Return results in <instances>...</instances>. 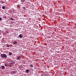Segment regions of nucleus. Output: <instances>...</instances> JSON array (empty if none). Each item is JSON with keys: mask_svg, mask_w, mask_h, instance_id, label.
<instances>
[{"mask_svg": "<svg viewBox=\"0 0 76 76\" xmlns=\"http://www.w3.org/2000/svg\"><path fill=\"white\" fill-rule=\"evenodd\" d=\"M1 57L2 58H7V55L5 54H2L1 55Z\"/></svg>", "mask_w": 76, "mask_h": 76, "instance_id": "1", "label": "nucleus"}, {"mask_svg": "<svg viewBox=\"0 0 76 76\" xmlns=\"http://www.w3.org/2000/svg\"><path fill=\"white\" fill-rule=\"evenodd\" d=\"M16 73V71H12L11 72V74L12 75H14Z\"/></svg>", "mask_w": 76, "mask_h": 76, "instance_id": "2", "label": "nucleus"}, {"mask_svg": "<svg viewBox=\"0 0 76 76\" xmlns=\"http://www.w3.org/2000/svg\"><path fill=\"white\" fill-rule=\"evenodd\" d=\"M13 44L15 45H16V44H18V43L17 42H16V41H15L13 42Z\"/></svg>", "mask_w": 76, "mask_h": 76, "instance_id": "3", "label": "nucleus"}, {"mask_svg": "<svg viewBox=\"0 0 76 76\" xmlns=\"http://www.w3.org/2000/svg\"><path fill=\"white\" fill-rule=\"evenodd\" d=\"M29 71H30V70H29V69H27L26 70V73H29Z\"/></svg>", "mask_w": 76, "mask_h": 76, "instance_id": "4", "label": "nucleus"}, {"mask_svg": "<svg viewBox=\"0 0 76 76\" xmlns=\"http://www.w3.org/2000/svg\"><path fill=\"white\" fill-rule=\"evenodd\" d=\"M19 37H20V38H22L23 36L22 34H20L19 36Z\"/></svg>", "mask_w": 76, "mask_h": 76, "instance_id": "5", "label": "nucleus"}, {"mask_svg": "<svg viewBox=\"0 0 76 76\" xmlns=\"http://www.w3.org/2000/svg\"><path fill=\"white\" fill-rule=\"evenodd\" d=\"M17 59L19 60L20 59V56H18L17 57Z\"/></svg>", "mask_w": 76, "mask_h": 76, "instance_id": "6", "label": "nucleus"}, {"mask_svg": "<svg viewBox=\"0 0 76 76\" xmlns=\"http://www.w3.org/2000/svg\"><path fill=\"white\" fill-rule=\"evenodd\" d=\"M1 68L2 69H4V68H5V67H4V66H1Z\"/></svg>", "mask_w": 76, "mask_h": 76, "instance_id": "7", "label": "nucleus"}, {"mask_svg": "<svg viewBox=\"0 0 76 76\" xmlns=\"http://www.w3.org/2000/svg\"><path fill=\"white\" fill-rule=\"evenodd\" d=\"M12 52H10L9 53V56H11V55H12Z\"/></svg>", "mask_w": 76, "mask_h": 76, "instance_id": "8", "label": "nucleus"}, {"mask_svg": "<svg viewBox=\"0 0 76 76\" xmlns=\"http://www.w3.org/2000/svg\"><path fill=\"white\" fill-rule=\"evenodd\" d=\"M2 8L3 9H5V7L3 6L2 7Z\"/></svg>", "mask_w": 76, "mask_h": 76, "instance_id": "9", "label": "nucleus"}, {"mask_svg": "<svg viewBox=\"0 0 76 76\" xmlns=\"http://www.w3.org/2000/svg\"><path fill=\"white\" fill-rule=\"evenodd\" d=\"M30 67H33V65H31L30 66Z\"/></svg>", "mask_w": 76, "mask_h": 76, "instance_id": "10", "label": "nucleus"}, {"mask_svg": "<svg viewBox=\"0 0 76 76\" xmlns=\"http://www.w3.org/2000/svg\"><path fill=\"white\" fill-rule=\"evenodd\" d=\"M21 1L22 2H24V1H25V0H21Z\"/></svg>", "mask_w": 76, "mask_h": 76, "instance_id": "11", "label": "nucleus"}, {"mask_svg": "<svg viewBox=\"0 0 76 76\" xmlns=\"http://www.w3.org/2000/svg\"><path fill=\"white\" fill-rule=\"evenodd\" d=\"M20 5L19 4L17 6V7H20Z\"/></svg>", "mask_w": 76, "mask_h": 76, "instance_id": "12", "label": "nucleus"}, {"mask_svg": "<svg viewBox=\"0 0 76 76\" xmlns=\"http://www.w3.org/2000/svg\"><path fill=\"white\" fill-rule=\"evenodd\" d=\"M7 47H8V48H9V45H7Z\"/></svg>", "mask_w": 76, "mask_h": 76, "instance_id": "13", "label": "nucleus"}, {"mask_svg": "<svg viewBox=\"0 0 76 76\" xmlns=\"http://www.w3.org/2000/svg\"><path fill=\"white\" fill-rule=\"evenodd\" d=\"M4 3V1H1V3Z\"/></svg>", "mask_w": 76, "mask_h": 76, "instance_id": "14", "label": "nucleus"}, {"mask_svg": "<svg viewBox=\"0 0 76 76\" xmlns=\"http://www.w3.org/2000/svg\"><path fill=\"white\" fill-rule=\"evenodd\" d=\"M11 19L12 20H13V18H11Z\"/></svg>", "mask_w": 76, "mask_h": 76, "instance_id": "15", "label": "nucleus"}, {"mask_svg": "<svg viewBox=\"0 0 76 76\" xmlns=\"http://www.w3.org/2000/svg\"><path fill=\"white\" fill-rule=\"evenodd\" d=\"M2 20V18H0V20Z\"/></svg>", "mask_w": 76, "mask_h": 76, "instance_id": "16", "label": "nucleus"}, {"mask_svg": "<svg viewBox=\"0 0 76 76\" xmlns=\"http://www.w3.org/2000/svg\"><path fill=\"white\" fill-rule=\"evenodd\" d=\"M5 66H6V67H7V65L6 64H5Z\"/></svg>", "mask_w": 76, "mask_h": 76, "instance_id": "17", "label": "nucleus"}, {"mask_svg": "<svg viewBox=\"0 0 76 76\" xmlns=\"http://www.w3.org/2000/svg\"><path fill=\"white\" fill-rule=\"evenodd\" d=\"M23 9H25V7H23Z\"/></svg>", "mask_w": 76, "mask_h": 76, "instance_id": "18", "label": "nucleus"}, {"mask_svg": "<svg viewBox=\"0 0 76 76\" xmlns=\"http://www.w3.org/2000/svg\"><path fill=\"white\" fill-rule=\"evenodd\" d=\"M41 76H43V75L41 74Z\"/></svg>", "mask_w": 76, "mask_h": 76, "instance_id": "19", "label": "nucleus"}, {"mask_svg": "<svg viewBox=\"0 0 76 76\" xmlns=\"http://www.w3.org/2000/svg\"><path fill=\"white\" fill-rule=\"evenodd\" d=\"M10 64H13V63H10Z\"/></svg>", "mask_w": 76, "mask_h": 76, "instance_id": "20", "label": "nucleus"}, {"mask_svg": "<svg viewBox=\"0 0 76 76\" xmlns=\"http://www.w3.org/2000/svg\"><path fill=\"white\" fill-rule=\"evenodd\" d=\"M19 68H20V66H19Z\"/></svg>", "mask_w": 76, "mask_h": 76, "instance_id": "21", "label": "nucleus"}, {"mask_svg": "<svg viewBox=\"0 0 76 76\" xmlns=\"http://www.w3.org/2000/svg\"><path fill=\"white\" fill-rule=\"evenodd\" d=\"M12 65V64H10V66H11Z\"/></svg>", "mask_w": 76, "mask_h": 76, "instance_id": "22", "label": "nucleus"}, {"mask_svg": "<svg viewBox=\"0 0 76 76\" xmlns=\"http://www.w3.org/2000/svg\"><path fill=\"white\" fill-rule=\"evenodd\" d=\"M1 30H0V32H1Z\"/></svg>", "mask_w": 76, "mask_h": 76, "instance_id": "23", "label": "nucleus"}, {"mask_svg": "<svg viewBox=\"0 0 76 76\" xmlns=\"http://www.w3.org/2000/svg\"><path fill=\"white\" fill-rule=\"evenodd\" d=\"M20 50H19V51H20Z\"/></svg>", "mask_w": 76, "mask_h": 76, "instance_id": "24", "label": "nucleus"}, {"mask_svg": "<svg viewBox=\"0 0 76 76\" xmlns=\"http://www.w3.org/2000/svg\"><path fill=\"white\" fill-rule=\"evenodd\" d=\"M21 50V51H22V50Z\"/></svg>", "mask_w": 76, "mask_h": 76, "instance_id": "25", "label": "nucleus"}, {"mask_svg": "<svg viewBox=\"0 0 76 76\" xmlns=\"http://www.w3.org/2000/svg\"><path fill=\"white\" fill-rule=\"evenodd\" d=\"M20 53H21V52H20Z\"/></svg>", "mask_w": 76, "mask_h": 76, "instance_id": "26", "label": "nucleus"}]
</instances>
